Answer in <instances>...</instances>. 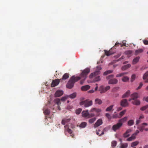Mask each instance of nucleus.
<instances>
[{
    "instance_id": "obj_16",
    "label": "nucleus",
    "mask_w": 148,
    "mask_h": 148,
    "mask_svg": "<svg viewBox=\"0 0 148 148\" xmlns=\"http://www.w3.org/2000/svg\"><path fill=\"white\" fill-rule=\"evenodd\" d=\"M70 120V118H64L62 120V124L63 125H64L66 123L69 122Z\"/></svg>"
},
{
    "instance_id": "obj_15",
    "label": "nucleus",
    "mask_w": 148,
    "mask_h": 148,
    "mask_svg": "<svg viewBox=\"0 0 148 148\" xmlns=\"http://www.w3.org/2000/svg\"><path fill=\"white\" fill-rule=\"evenodd\" d=\"M82 116L84 117H87L89 115V112L88 110L86 111H83L82 112Z\"/></svg>"
},
{
    "instance_id": "obj_44",
    "label": "nucleus",
    "mask_w": 148,
    "mask_h": 148,
    "mask_svg": "<svg viewBox=\"0 0 148 148\" xmlns=\"http://www.w3.org/2000/svg\"><path fill=\"white\" fill-rule=\"evenodd\" d=\"M82 111V109L81 108H78L76 110V113L77 114H79Z\"/></svg>"
},
{
    "instance_id": "obj_29",
    "label": "nucleus",
    "mask_w": 148,
    "mask_h": 148,
    "mask_svg": "<svg viewBox=\"0 0 148 148\" xmlns=\"http://www.w3.org/2000/svg\"><path fill=\"white\" fill-rule=\"evenodd\" d=\"M69 77V74L67 73H65L63 76L62 79H66Z\"/></svg>"
},
{
    "instance_id": "obj_33",
    "label": "nucleus",
    "mask_w": 148,
    "mask_h": 148,
    "mask_svg": "<svg viewBox=\"0 0 148 148\" xmlns=\"http://www.w3.org/2000/svg\"><path fill=\"white\" fill-rule=\"evenodd\" d=\"M99 90L100 91V93H104L106 92V90L103 87V86L101 87Z\"/></svg>"
},
{
    "instance_id": "obj_45",
    "label": "nucleus",
    "mask_w": 148,
    "mask_h": 148,
    "mask_svg": "<svg viewBox=\"0 0 148 148\" xmlns=\"http://www.w3.org/2000/svg\"><path fill=\"white\" fill-rule=\"evenodd\" d=\"M44 112L45 115H48L50 114V111L48 109H46L45 110Z\"/></svg>"
},
{
    "instance_id": "obj_41",
    "label": "nucleus",
    "mask_w": 148,
    "mask_h": 148,
    "mask_svg": "<svg viewBox=\"0 0 148 148\" xmlns=\"http://www.w3.org/2000/svg\"><path fill=\"white\" fill-rule=\"evenodd\" d=\"M148 77V71L145 73L143 77V79H145L147 78Z\"/></svg>"
},
{
    "instance_id": "obj_54",
    "label": "nucleus",
    "mask_w": 148,
    "mask_h": 148,
    "mask_svg": "<svg viewBox=\"0 0 148 148\" xmlns=\"http://www.w3.org/2000/svg\"><path fill=\"white\" fill-rule=\"evenodd\" d=\"M147 67H146L145 66H143L141 68V70H143L145 69H146Z\"/></svg>"
},
{
    "instance_id": "obj_27",
    "label": "nucleus",
    "mask_w": 148,
    "mask_h": 148,
    "mask_svg": "<svg viewBox=\"0 0 148 148\" xmlns=\"http://www.w3.org/2000/svg\"><path fill=\"white\" fill-rule=\"evenodd\" d=\"M113 71L112 70H109L106 71L104 72L103 73V75H106L112 73L113 72Z\"/></svg>"
},
{
    "instance_id": "obj_30",
    "label": "nucleus",
    "mask_w": 148,
    "mask_h": 148,
    "mask_svg": "<svg viewBox=\"0 0 148 148\" xmlns=\"http://www.w3.org/2000/svg\"><path fill=\"white\" fill-rule=\"evenodd\" d=\"M130 65H124L122 68L121 69L123 71H125L130 67Z\"/></svg>"
},
{
    "instance_id": "obj_3",
    "label": "nucleus",
    "mask_w": 148,
    "mask_h": 148,
    "mask_svg": "<svg viewBox=\"0 0 148 148\" xmlns=\"http://www.w3.org/2000/svg\"><path fill=\"white\" fill-rule=\"evenodd\" d=\"M92 101L88 99L83 101L80 102L79 104L81 106H83L87 108L91 106L92 105Z\"/></svg>"
},
{
    "instance_id": "obj_51",
    "label": "nucleus",
    "mask_w": 148,
    "mask_h": 148,
    "mask_svg": "<svg viewBox=\"0 0 148 148\" xmlns=\"http://www.w3.org/2000/svg\"><path fill=\"white\" fill-rule=\"evenodd\" d=\"M106 90V92L108 90H109L110 88V86H107L106 87L104 88Z\"/></svg>"
},
{
    "instance_id": "obj_1",
    "label": "nucleus",
    "mask_w": 148,
    "mask_h": 148,
    "mask_svg": "<svg viewBox=\"0 0 148 148\" xmlns=\"http://www.w3.org/2000/svg\"><path fill=\"white\" fill-rule=\"evenodd\" d=\"M90 71V69L87 68L82 71L79 76L75 77V75L73 76L70 78L66 85L67 88L69 89L72 88L73 87L75 83L80 79H81L80 82V84L81 85L83 84L87 78V75Z\"/></svg>"
},
{
    "instance_id": "obj_34",
    "label": "nucleus",
    "mask_w": 148,
    "mask_h": 148,
    "mask_svg": "<svg viewBox=\"0 0 148 148\" xmlns=\"http://www.w3.org/2000/svg\"><path fill=\"white\" fill-rule=\"evenodd\" d=\"M96 120V118L94 117L88 120V122L92 124Z\"/></svg>"
},
{
    "instance_id": "obj_9",
    "label": "nucleus",
    "mask_w": 148,
    "mask_h": 148,
    "mask_svg": "<svg viewBox=\"0 0 148 148\" xmlns=\"http://www.w3.org/2000/svg\"><path fill=\"white\" fill-rule=\"evenodd\" d=\"M103 123V121L102 119H99L98 120L94 125L95 128H96Z\"/></svg>"
},
{
    "instance_id": "obj_5",
    "label": "nucleus",
    "mask_w": 148,
    "mask_h": 148,
    "mask_svg": "<svg viewBox=\"0 0 148 148\" xmlns=\"http://www.w3.org/2000/svg\"><path fill=\"white\" fill-rule=\"evenodd\" d=\"M148 124L146 123H143L141 125L138 127V129L141 132H143L144 130L146 131H148V128H145V126H147Z\"/></svg>"
},
{
    "instance_id": "obj_2",
    "label": "nucleus",
    "mask_w": 148,
    "mask_h": 148,
    "mask_svg": "<svg viewBox=\"0 0 148 148\" xmlns=\"http://www.w3.org/2000/svg\"><path fill=\"white\" fill-rule=\"evenodd\" d=\"M101 68L100 66H98L95 72L92 73L89 75V77L90 78L93 77L95 78L94 79V82H97L100 80V76L97 75L100 74V70H101Z\"/></svg>"
},
{
    "instance_id": "obj_14",
    "label": "nucleus",
    "mask_w": 148,
    "mask_h": 148,
    "mask_svg": "<svg viewBox=\"0 0 148 148\" xmlns=\"http://www.w3.org/2000/svg\"><path fill=\"white\" fill-rule=\"evenodd\" d=\"M101 111V109L97 108H92L90 111V112H95L97 113L100 112Z\"/></svg>"
},
{
    "instance_id": "obj_56",
    "label": "nucleus",
    "mask_w": 148,
    "mask_h": 148,
    "mask_svg": "<svg viewBox=\"0 0 148 148\" xmlns=\"http://www.w3.org/2000/svg\"><path fill=\"white\" fill-rule=\"evenodd\" d=\"M139 131L138 130H136L135 133H134V134L135 135H136L138 133H139Z\"/></svg>"
},
{
    "instance_id": "obj_28",
    "label": "nucleus",
    "mask_w": 148,
    "mask_h": 148,
    "mask_svg": "<svg viewBox=\"0 0 148 148\" xmlns=\"http://www.w3.org/2000/svg\"><path fill=\"white\" fill-rule=\"evenodd\" d=\"M129 77L127 76H124L122 78V81L125 82H127L129 80Z\"/></svg>"
},
{
    "instance_id": "obj_37",
    "label": "nucleus",
    "mask_w": 148,
    "mask_h": 148,
    "mask_svg": "<svg viewBox=\"0 0 148 148\" xmlns=\"http://www.w3.org/2000/svg\"><path fill=\"white\" fill-rule=\"evenodd\" d=\"M117 142L116 141H113L111 143V146L112 147L114 148L117 144Z\"/></svg>"
},
{
    "instance_id": "obj_47",
    "label": "nucleus",
    "mask_w": 148,
    "mask_h": 148,
    "mask_svg": "<svg viewBox=\"0 0 148 148\" xmlns=\"http://www.w3.org/2000/svg\"><path fill=\"white\" fill-rule=\"evenodd\" d=\"M67 99V97L66 96H65L62 97L61 99V100L62 101H64L65 100H66Z\"/></svg>"
},
{
    "instance_id": "obj_25",
    "label": "nucleus",
    "mask_w": 148,
    "mask_h": 148,
    "mask_svg": "<svg viewBox=\"0 0 148 148\" xmlns=\"http://www.w3.org/2000/svg\"><path fill=\"white\" fill-rule=\"evenodd\" d=\"M127 119V117H124L121 119H120L119 121V122L121 123H124L125 121H126Z\"/></svg>"
},
{
    "instance_id": "obj_13",
    "label": "nucleus",
    "mask_w": 148,
    "mask_h": 148,
    "mask_svg": "<svg viewBox=\"0 0 148 148\" xmlns=\"http://www.w3.org/2000/svg\"><path fill=\"white\" fill-rule=\"evenodd\" d=\"M90 86L88 85H86L82 86L81 89L83 91H86L89 90L90 88Z\"/></svg>"
},
{
    "instance_id": "obj_10",
    "label": "nucleus",
    "mask_w": 148,
    "mask_h": 148,
    "mask_svg": "<svg viewBox=\"0 0 148 148\" xmlns=\"http://www.w3.org/2000/svg\"><path fill=\"white\" fill-rule=\"evenodd\" d=\"M132 131L131 130L129 129L127 130L126 132L123 134V136L124 138H127L130 135V133Z\"/></svg>"
},
{
    "instance_id": "obj_46",
    "label": "nucleus",
    "mask_w": 148,
    "mask_h": 148,
    "mask_svg": "<svg viewBox=\"0 0 148 148\" xmlns=\"http://www.w3.org/2000/svg\"><path fill=\"white\" fill-rule=\"evenodd\" d=\"M106 116L109 120H110L111 119V116L109 113H106Z\"/></svg>"
},
{
    "instance_id": "obj_39",
    "label": "nucleus",
    "mask_w": 148,
    "mask_h": 148,
    "mask_svg": "<svg viewBox=\"0 0 148 148\" xmlns=\"http://www.w3.org/2000/svg\"><path fill=\"white\" fill-rule=\"evenodd\" d=\"M139 142L138 141H135L132 143L131 144V147H134L136 146L138 143Z\"/></svg>"
},
{
    "instance_id": "obj_50",
    "label": "nucleus",
    "mask_w": 148,
    "mask_h": 148,
    "mask_svg": "<svg viewBox=\"0 0 148 148\" xmlns=\"http://www.w3.org/2000/svg\"><path fill=\"white\" fill-rule=\"evenodd\" d=\"M133 140L134 139L132 138L131 137H130L127 139V141H130L132 140Z\"/></svg>"
},
{
    "instance_id": "obj_22",
    "label": "nucleus",
    "mask_w": 148,
    "mask_h": 148,
    "mask_svg": "<svg viewBox=\"0 0 148 148\" xmlns=\"http://www.w3.org/2000/svg\"><path fill=\"white\" fill-rule=\"evenodd\" d=\"M127 146L128 144L127 143H121L120 147V148H127Z\"/></svg>"
},
{
    "instance_id": "obj_4",
    "label": "nucleus",
    "mask_w": 148,
    "mask_h": 148,
    "mask_svg": "<svg viewBox=\"0 0 148 148\" xmlns=\"http://www.w3.org/2000/svg\"><path fill=\"white\" fill-rule=\"evenodd\" d=\"M114 77V75L112 74L108 76L106 78L107 79H110L108 81L109 84H114L118 82V80L116 78H112Z\"/></svg>"
},
{
    "instance_id": "obj_26",
    "label": "nucleus",
    "mask_w": 148,
    "mask_h": 148,
    "mask_svg": "<svg viewBox=\"0 0 148 148\" xmlns=\"http://www.w3.org/2000/svg\"><path fill=\"white\" fill-rule=\"evenodd\" d=\"M140 58L139 57H136L134 58L133 60V64H136Z\"/></svg>"
},
{
    "instance_id": "obj_42",
    "label": "nucleus",
    "mask_w": 148,
    "mask_h": 148,
    "mask_svg": "<svg viewBox=\"0 0 148 148\" xmlns=\"http://www.w3.org/2000/svg\"><path fill=\"white\" fill-rule=\"evenodd\" d=\"M148 108V105H147L144 106L140 108V110L142 111H144Z\"/></svg>"
},
{
    "instance_id": "obj_38",
    "label": "nucleus",
    "mask_w": 148,
    "mask_h": 148,
    "mask_svg": "<svg viewBox=\"0 0 148 148\" xmlns=\"http://www.w3.org/2000/svg\"><path fill=\"white\" fill-rule=\"evenodd\" d=\"M126 112V110H124L123 111L119 113L120 116L118 117L119 118H121L125 113Z\"/></svg>"
},
{
    "instance_id": "obj_8",
    "label": "nucleus",
    "mask_w": 148,
    "mask_h": 148,
    "mask_svg": "<svg viewBox=\"0 0 148 148\" xmlns=\"http://www.w3.org/2000/svg\"><path fill=\"white\" fill-rule=\"evenodd\" d=\"M121 105L123 107H125L128 105V103L127 100L126 99H123L120 102Z\"/></svg>"
},
{
    "instance_id": "obj_63",
    "label": "nucleus",
    "mask_w": 148,
    "mask_h": 148,
    "mask_svg": "<svg viewBox=\"0 0 148 148\" xmlns=\"http://www.w3.org/2000/svg\"><path fill=\"white\" fill-rule=\"evenodd\" d=\"M122 109V108L121 107H119L118 108V111H119L121 110Z\"/></svg>"
},
{
    "instance_id": "obj_20",
    "label": "nucleus",
    "mask_w": 148,
    "mask_h": 148,
    "mask_svg": "<svg viewBox=\"0 0 148 148\" xmlns=\"http://www.w3.org/2000/svg\"><path fill=\"white\" fill-rule=\"evenodd\" d=\"M130 94V90H127L125 93L122 96V98H124L128 97Z\"/></svg>"
},
{
    "instance_id": "obj_6",
    "label": "nucleus",
    "mask_w": 148,
    "mask_h": 148,
    "mask_svg": "<svg viewBox=\"0 0 148 148\" xmlns=\"http://www.w3.org/2000/svg\"><path fill=\"white\" fill-rule=\"evenodd\" d=\"M122 125V123L119 122L117 124L115 125L112 127V129L114 131L119 129Z\"/></svg>"
},
{
    "instance_id": "obj_35",
    "label": "nucleus",
    "mask_w": 148,
    "mask_h": 148,
    "mask_svg": "<svg viewBox=\"0 0 148 148\" xmlns=\"http://www.w3.org/2000/svg\"><path fill=\"white\" fill-rule=\"evenodd\" d=\"M127 74V73H122L119 74H117L116 75V77H121L125 74Z\"/></svg>"
},
{
    "instance_id": "obj_7",
    "label": "nucleus",
    "mask_w": 148,
    "mask_h": 148,
    "mask_svg": "<svg viewBox=\"0 0 148 148\" xmlns=\"http://www.w3.org/2000/svg\"><path fill=\"white\" fill-rule=\"evenodd\" d=\"M62 79H58L53 80L51 85V87H54L58 85L60 81Z\"/></svg>"
},
{
    "instance_id": "obj_62",
    "label": "nucleus",
    "mask_w": 148,
    "mask_h": 148,
    "mask_svg": "<svg viewBox=\"0 0 148 148\" xmlns=\"http://www.w3.org/2000/svg\"><path fill=\"white\" fill-rule=\"evenodd\" d=\"M125 42L126 41H123V45L125 46H126V43H125Z\"/></svg>"
},
{
    "instance_id": "obj_19",
    "label": "nucleus",
    "mask_w": 148,
    "mask_h": 148,
    "mask_svg": "<svg viewBox=\"0 0 148 148\" xmlns=\"http://www.w3.org/2000/svg\"><path fill=\"white\" fill-rule=\"evenodd\" d=\"M102 103V101L100 99L97 98L95 99V103L101 105Z\"/></svg>"
},
{
    "instance_id": "obj_61",
    "label": "nucleus",
    "mask_w": 148,
    "mask_h": 148,
    "mask_svg": "<svg viewBox=\"0 0 148 148\" xmlns=\"http://www.w3.org/2000/svg\"><path fill=\"white\" fill-rule=\"evenodd\" d=\"M119 44H120V43H117V42H116V44H115L114 46V47H116V46L117 47L118 45H119Z\"/></svg>"
},
{
    "instance_id": "obj_43",
    "label": "nucleus",
    "mask_w": 148,
    "mask_h": 148,
    "mask_svg": "<svg viewBox=\"0 0 148 148\" xmlns=\"http://www.w3.org/2000/svg\"><path fill=\"white\" fill-rule=\"evenodd\" d=\"M135 78H136L135 75L134 74H133L131 77V82H133L135 80Z\"/></svg>"
},
{
    "instance_id": "obj_52",
    "label": "nucleus",
    "mask_w": 148,
    "mask_h": 148,
    "mask_svg": "<svg viewBox=\"0 0 148 148\" xmlns=\"http://www.w3.org/2000/svg\"><path fill=\"white\" fill-rule=\"evenodd\" d=\"M143 85V84L142 83H140V84L139 86L138 87L137 89L140 88Z\"/></svg>"
},
{
    "instance_id": "obj_53",
    "label": "nucleus",
    "mask_w": 148,
    "mask_h": 148,
    "mask_svg": "<svg viewBox=\"0 0 148 148\" xmlns=\"http://www.w3.org/2000/svg\"><path fill=\"white\" fill-rule=\"evenodd\" d=\"M143 99L146 102H148V96L146 97H144Z\"/></svg>"
},
{
    "instance_id": "obj_23",
    "label": "nucleus",
    "mask_w": 148,
    "mask_h": 148,
    "mask_svg": "<svg viewBox=\"0 0 148 148\" xmlns=\"http://www.w3.org/2000/svg\"><path fill=\"white\" fill-rule=\"evenodd\" d=\"M143 51V50L142 49H139L135 51V55H137L139 53H142Z\"/></svg>"
},
{
    "instance_id": "obj_60",
    "label": "nucleus",
    "mask_w": 148,
    "mask_h": 148,
    "mask_svg": "<svg viewBox=\"0 0 148 148\" xmlns=\"http://www.w3.org/2000/svg\"><path fill=\"white\" fill-rule=\"evenodd\" d=\"M144 118V116L143 115H141L139 118V119H143Z\"/></svg>"
},
{
    "instance_id": "obj_40",
    "label": "nucleus",
    "mask_w": 148,
    "mask_h": 148,
    "mask_svg": "<svg viewBox=\"0 0 148 148\" xmlns=\"http://www.w3.org/2000/svg\"><path fill=\"white\" fill-rule=\"evenodd\" d=\"M134 123V121L132 120H131L128 122V125L129 126L132 125H133Z\"/></svg>"
},
{
    "instance_id": "obj_36",
    "label": "nucleus",
    "mask_w": 148,
    "mask_h": 148,
    "mask_svg": "<svg viewBox=\"0 0 148 148\" xmlns=\"http://www.w3.org/2000/svg\"><path fill=\"white\" fill-rule=\"evenodd\" d=\"M87 123L85 122H83L81 123L79 126L82 128H84L86 126Z\"/></svg>"
},
{
    "instance_id": "obj_18",
    "label": "nucleus",
    "mask_w": 148,
    "mask_h": 148,
    "mask_svg": "<svg viewBox=\"0 0 148 148\" xmlns=\"http://www.w3.org/2000/svg\"><path fill=\"white\" fill-rule=\"evenodd\" d=\"M54 102L56 103L57 104L58 106V109L59 110H60V109L59 108V105L61 104L60 100L58 98L55 99L54 100Z\"/></svg>"
},
{
    "instance_id": "obj_31",
    "label": "nucleus",
    "mask_w": 148,
    "mask_h": 148,
    "mask_svg": "<svg viewBox=\"0 0 148 148\" xmlns=\"http://www.w3.org/2000/svg\"><path fill=\"white\" fill-rule=\"evenodd\" d=\"M140 101L138 100H135L134 102H133V104L138 106L140 104Z\"/></svg>"
},
{
    "instance_id": "obj_59",
    "label": "nucleus",
    "mask_w": 148,
    "mask_h": 148,
    "mask_svg": "<svg viewBox=\"0 0 148 148\" xmlns=\"http://www.w3.org/2000/svg\"><path fill=\"white\" fill-rule=\"evenodd\" d=\"M88 92L90 93H92L94 92V90H89Z\"/></svg>"
},
{
    "instance_id": "obj_11",
    "label": "nucleus",
    "mask_w": 148,
    "mask_h": 148,
    "mask_svg": "<svg viewBox=\"0 0 148 148\" xmlns=\"http://www.w3.org/2000/svg\"><path fill=\"white\" fill-rule=\"evenodd\" d=\"M63 94V92L62 90H57L55 94V96L56 97H59L62 95Z\"/></svg>"
},
{
    "instance_id": "obj_55",
    "label": "nucleus",
    "mask_w": 148,
    "mask_h": 148,
    "mask_svg": "<svg viewBox=\"0 0 148 148\" xmlns=\"http://www.w3.org/2000/svg\"><path fill=\"white\" fill-rule=\"evenodd\" d=\"M136 135H135L134 134H133L132 135V136H131V137L133 139H134L135 138H136Z\"/></svg>"
},
{
    "instance_id": "obj_32",
    "label": "nucleus",
    "mask_w": 148,
    "mask_h": 148,
    "mask_svg": "<svg viewBox=\"0 0 148 148\" xmlns=\"http://www.w3.org/2000/svg\"><path fill=\"white\" fill-rule=\"evenodd\" d=\"M77 93L76 92H74L69 96V97L71 99H73L75 98L76 96Z\"/></svg>"
},
{
    "instance_id": "obj_57",
    "label": "nucleus",
    "mask_w": 148,
    "mask_h": 148,
    "mask_svg": "<svg viewBox=\"0 0 148 148\" xmlns=\"http://www.w3.org/2000/svg\"><path fill=\"white\" fill-rule=\"evenodd\" d=\"M140 120L139 119L138 120L136 121V125L140 123Z\"/></svg>"
},
{
    "instance_id": "obj_48",
    "label": "nucleus",
    "mask_w": 148,
    "mask_h": 148,
    "mask_svg": "<svg viewBox=\"0 0 148 148\" xmlns=\"http://www.w3.org/2000/svg\"><path fill=\"white\" fill-rule=\"evenodd\" d=\"M95 116V115L93 114H90L89 113V115L88 116V118H90Z\"/></svg>"
},
{
    "instance_id": "obj_12",
    "label": "nucleus",
    "mask_w": 148,
    "mask_h": 148,
    "mask_svg": "<svg viewBox=\"0 0 148 148\" xmlns=\"http://www.w3.org/2000/svg\"><path fill=\"white\" fill-rule=\"evenodd\" d=\"M64 128L65 130H66L69 133L71 134V136L72 137H73L74 135L73 134H72V130L71 129L68 128V126L67 125L64 126Z\"/></svg>"
},
{
    "instance_id": "obj_21",
    "label": "nucleus",
    "mask_w": 148,
    "mask_h": 148,
    "mask_svg": "<svg viewBox=\"0 0 148 148\" xmlns=\"http://www.w3.org/2000/svg\"><path fill=\"white\" fill-rule=\"evenodd\" d=\"M114 106V105H112L110 106L109 107H107L106 110V112H110L112 110L113 111V109H112L113 108Z\"/></svg>"
},
{
    "instance_id": "obj_58",
    "label": "nucleus",
    "mask_w": 148,
    "mask_h": 148,
    "mask_svg": "<svg viewBox=\"0 0 148 148\" xmlns=\"http://www.w3.org/2000/svg\"><path fill=\"white\" fill-rule=\"evenodd\" d=\"M119 116H118V115L116 114L115 115H114L113 116V118H118Z\"/></svg>"
},
{
    "instance_id": "obj_24",
    "label": "nucleus",
    "mask_w": 148,
    "mask_h": 148,
    "mask_svg": "<svg viewBox=\"0 0 148 148\" xmlns=\"http://www.w3.org/2000/svg\"><path fill=\"white\" fill-rule=\"evenodd\" d=\"M104 51L105 52V54L108 56H110L112 54L110 50L107 51L106 50H104Z\"/></svg>"
},
{
    "instance_id": "obj_64",
    "label": "nucleus",
    "mask_w": 148,
    "mask_h": 148,
    "mask_svg": "<svg viewBox=\"0 0 148 148\" xmlns=\"http://www.w3.org/2000/svg\"><path fill=\"white\" fill-rule=\"evenodd\" d=\"M144 148H148V145H146L144 146Z\"/></svg>"
},
{
    "instance_id": "obj_17",
    "label": "nucleus",
    "mask_w": 148,
    "mask_h": 148,
    "mask_svg": "<svg viewBox=\"0 0 148 148\" xmlns=\"http://www.w3.org/2000/svg\"><path fill=\"white\" fill-rule=\"evenodd\" d=\"M131 96L132 98V99L134 100L138 97V94L136 92L132 94Z\"/></svg>"
},
{
    "instance_id": "obj_49",
    "label": "nucleus",
    "mask_w": 148,
    "mask_h": 148,
    "mask_svg": "<svg viewBox=\"0 0 148 148\" xmlns=\"http://www.w3.org/2000/svg\"><path fill=\"white\" fill-rule=\"evenodd\" d=\"M143 41L144 45H148V40H143Z\"/></svg>"
}]
</instances>
